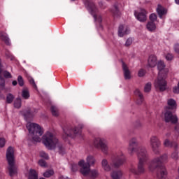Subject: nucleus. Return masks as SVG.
Wrapping results in <instances>:
<instances>
[{
    "label": "nucleus",
    "instance_id": "44",
    "mask_svg": "<svg viewBox=\"0 0 179 179\" xmlns=\"http://www.w3.org/2000/svg\"><path fill=\"white\" fill-rule=\"evenodd\" d=\"M165 58H166V61H172L173 58H174V56L171 53H168L165 56Z\"/></svg>",
    "mask_w": 179,
    "mask_h": 179
},
{
    "label": "nucleus",
    "instance_id": "16",
    "mask_svg": "<svg viewBox=\"0 0 179 179\" xmlns=\"http://www.w3.org/2000/svg\"><path fill=\"white\" fill-rule=\"evenodd\" d=\"M21 114L24 117L26 121H30L34 116V113L31 112L30 108L21 111Z\"/></svg>",
    "mask_w": 179,
    "mask_h": 179
},
{
    "label": "nucleus",
    "instance_id": "26",
    "mask_svg": "<svg viewBox=\"0 0 179 179\" xmlns=\"http://www.w3.org/2000/svg\"><path fill=\"white\" fill-rule=\"evenodd\" d=\"M0 87L3 89L5 87V78L2 77V62L0 59Z\"/></svg>",
    "mask_w": 179,
    "mask_h": 179
},
{
    "label": "nucleus",
    "instance_id": "21",
    "mask_svg": "<svg viewBox=\"0 0 179 179\" xmlns=\"http://www.w3.org/2000/svg\"><path fill=\"white\" fill-rule=\"evenodd\" d=\"M0 38L1 40H2V41H4L5 44H6L7 45H10V40L8 36V34L0 31Z\"/></svg>",
    "mask_w": 179,
    "mask_h": 179
},
{
    "label": "nucleus",
    "instance_id": "12",
    "mask_svg": "<svg viewBox=\"0 0 179 179\" xmlns=\"http://www.w3.org/2000/svg\"><path fill=\"white\" fill-rule=\"evenodd\" d=\"M124 163H125V157L124 154L120 153L112 160L111 164L115 169H118V167H121Z\"/></svg>",
    "mask_w": 179,
    "mask_h": 179
},
{
    "label": "nucleus",
    "instance_id": "53",
    "mask_svg": "<svg viewBox=\"0 0 179 179\" xmlns=\"http://www.w3.org/2000/svg\"><path fill=\"white\" fill-rule=\"evenodd\" d=\"M176 3H177V5H179V0H175Z\"/></svg>",
    "mask_w": 179,
    "mask_h": 179
},
{
    "label": "nucleus",
    "instance_id": "50",
    "mask_svg": "<svg viewBox=\"0 0 179 179\" xmlns=\"http://www.w3.org/2000/svg\"><path fill=\"white\" fill-rule=\"evenodd\" d=\"M99 7L101 8L102 9H104L106 8V5L103 1H101L99 3Z\"/></svg>",
    "mask_w": 179,
    "mask_h": 179
},
{
    "label": "nucleus",
    "instance_id": "13",
    "mask_svg": "<svg viewBox=\"0 0 179 179\" xmlns=\"http://www.w3.org/2000/svg\"><path fill=\"white\" fill-rule=\"evenodd\" d=\"M88 9L91 15H92L94 20H96L99 23H101V20H102L101 16L96 15L95 14L96 12H97V8L96 7V5L94 4V3H93L92 1L88 2Z\"/></svg>",
    "mask_w": 179,
    "mask_h": 179
},
{
    "label": "nucleus",
    "instance_id": "1",
    "mask_svg": "<svg viewBox=\"0 0 179 179\" xmlns=\"http://www.w3.org/2000/svg\"><path fill=\"white\" fill-rule=\"evenodd\" d=\"M169 159V156L166 154H164L161 157H157L154 158L148 166L150 171H155L157 169V178L166 179L167 178V171L166 168L162 164L166 163Z\"/></svg>",
    "mask_w": 179,
    "mask_h": 179
},
{
    "label": "nucleus",
    "instance_id": "10",
    "mask_svg": "<svg viewBox=\"0 0 179 179\" xmlns=\"http://www.w3.org/2000/svg\"><path fill=\"white\" fill-rule=\"evenodd\" d=\"M138 146H139L138 138L135 137L131 138L129 141V147L127 148L128 153L130 155V156H134V153H135L136 152H137L138 153L141 148H145V147H140L138 148Z\"/></svg>",
    "mask_w": 179,
    "mask_h": 179
},
{
    "label": "nucleus",
    "instance_id": "29",
    "mask_svg": "<svg viewBox=\"0 0 179 179\" xmlns=\"http://www.w3.org/2000/svg\"><path fill=\"white\" fill-rule=\"evenodd\" d=\"M111 177L113 179H121V177H122V172L120 170L113 171L111 174Z\"/></svg>",
    "mask_w": 179,
    "mask_h": 179
},
{
    "label": "nucleus",
    "instance_id": "18",
    "mask_svg": "<svg viewBox=\"0 0 179 179\" xmlns=\"http://www.w3.org/2000/svg\"><path fill=\"white\" fill-rule=\"evenodd\" d=\"M117 34L119 37H124L126 34H129V29L124 25H120Z\"/></svg>",
    "mask_w": 179,
    "mask_h": 179
},
{
    "label": "nucleus",
    "instance_id": "8",
    "mask_svg": "<svg viewBox=\"0 0 179 179\" xmlns=\"http://www.w3.org/2000/svg\"><path fill=\"white\" fill-rule=\"evenodd\" d=\"M93 145L96 149H100L104 155H107L108 152V146L106 139L100 137H96L94 139Z\"/></svg>",
    "mask_w": 179,
    "mask_h": 179
},
{
    "label": "nucleus",
    "instance_id": "42",
    "mask_svg": "<svg viewBox=\"0 0 179 179\" xmlns=\"http://www.w3.org/2000/svg\"><path fill=\"white\" fill-rule=\"evenodd\" d=\"M150 22H156V20H157V15H156V14L155 13H152L150 15Z\"/></svg>",
    "mask_w": 179,
    "mask_h": 179
},
{
    "label": "nucleus",
    "instance_id": "4",
    "mask_svg": "<svg viewBox=\"0 0 179 179\" xmlns=\"http://www.w3.org/2000/svg\"><path fill=\"white\" fill-rule=\"evenodd\" d=\"M157 68L159 72L158 73V78L155 82V86L156 89H159L160 92H164V90H166V87H167L166 78L167 76V72H169V69H165L166 64H164V62L162 61H159L158 62Z\"/></svg>",
    "mask_w": 179,
    "mask_h": 179
},
{
    "label": "nucleus",
    "instance_id": "17",
    "mask_svg": "<svg viewBox=\"0 0 179 179\" xmlns=\"http://www.w3.org/2000/svg\"><path fill=\"white\" fill-rule=\"evenodd\" d=\"M156 65H157V57L153 55H151L149 56L148 59V66L150 68H155Z\"/></svg>",
    "mask_w": 179,
    "mask_h": 179
},
{
    "label": "nucleus",
    "instance_id": "27",
    "mask_svg": "<svg viewBox=\"0 0 179 179\" xmlns=\"http://www.w3.org/2000/svg\"><path fill=\"white\" fill-rule=\"evenodd\" d=\"M146 29L148 31H155L156 30V24L152 21H149L146 24Z\"/></svg>",
    "mask_w": 179,
    "mask_h": 179
},
{
    "label": "nucleus",
    "instance_id": "33",
    "mask_svg": "<svg viewBox=\"0 0 179 179\" xmlns=\"http://www.w3.org/2000/svg\"><path fill=\"white\" fill-rule=\"evenodd\" d=\"M15 108H20L22 107V99L20 98H17L14 101Z\"/></svg>",
    "mask_w": 179,
    "mask_h": 179
},
{
    "label": "nucleus",
    "instance_id": "15",
    "mask_svg": "<svg viewBox=\"0 0 179 179\" xmlns=\"http://www.w3.org/2000/svg\"><path fill=\"white\" fill-rule=\"evenodd\" d=\"M147 13H148L146 12L145 10H141V12L140 13L134 11V15L136 17L137 20L141 22H146V20H148V16L146 15Z\"/></svg>",
    "mask_w": 179,
    "mask_h": 179
},
{
    "label": "nucleus",
    "instance_id": "40",
    "mask_svg": "<svg viewBox=\"0 0 179 179\" xmlns=\"http://www.w3.org/2000/svg\"><path fill=\"white\" fill-rule=\"evenodd\" d=\"M17 82H18L19 86L22 87L24 85V81L23 80V78L22 77V76H18Z\"/></svg>",
    "mask_w": 179,
    "mask_h": 179
},
{
    "label": "nucleus",
    "instance_id": "2",
    "mask_svg": "<svg viewBox=\"0 0 179 179\" xmlns=\"http://www.w3.org/2000/svg\"><path fill=\"white\" fill-rule=\"evenodd\" d=\"M42 142L49 150H54L55 148H58L59 154L62 156L65 155V148L59 143V140L52 132L47 131L42 137Z\"/></svg>",
    "mask_w": 179,
    "mask_h": 179
},
{
    "label": "nucleus",
    "instance_id": "22",
    "mask_svg": "<svg viewBox=\"0 0 179 179\" xmlns=\"http://www.w3.org/2000/svg\"><path fill=\"white\" fill-rule=\"evenodd\" d=\"M134 94L138 97L137 99V104L141 105L142 103H143V94H142V92H141V90H136L134 91Z\"/></svg>",
    "mask_w": 179,
    "mask_h": 179
},
{
    "label": "nucleus",
    "instance_id": "5",
    "mask_svg": "<svg viewBox=\"0 0 179 179\" xmlns=\"http://www.w3.org/2000/svg\"><path fill=\"white\" fill-rule=\"evenodd\" d=\"M6 160L8 162V170L9 176L13 177L17 174V166L15 164V150L12 146L8 148L6 154Z\"/></svg>",
    "mask_w": 179,
    "mask_h": 179
},
{
    "label": "nucleus",
    "instance_id": "24",
    "mask_svg": "<svg viewBox=\"0 0 179 179\" xmlns=\"http://www.w3.org/2000/svg\"><path fill=\"white\" fill-rule=\"evenodd\" d=\"M101 166H102V169L105 171H111V166H110V164H108V161L107 159H102Z\"/></svg>",
    "mask_w": 179,
    "mask_h": 179
},
{
    "label": "nucleus",
    "instance_id": "48",
    "mask_svg": "<svg viewBox=\"0 0 179 179\" xmlns=\"http://www.w3.org/2000/svg\"><path fill=\"white\" fill-rule=\"evenodd\" d=\"M138 76H139V78H142V76H145V70H143V69L139 70Z\"/></svg>",
    "mask_w": 179,
    "mask_h": 179
},
{
    "label": "nucleus",
    "instance_id": "20",
    "mask_svg": "<svg viewBox=\"0 0 179 179\" xmlns=\"http://www.w3.org/2000/svg\"><path fill=\"white\" fill-rule=\"evenodd\" d=\"M122 69L124 72V77L126 80L131 79V71L125 63L122 62Z\"/></svg>",
    "mask_w": 179,
    "mask_h": 179
},
{
    "label": "nucleus",
    "instance_id": "25",
    "mask_svg": "<svg viewBox=\"0 0 179 179\" xmlns=\"http://www.w3.org/2000/svg\"><path fill=\"white\" fill-rule=\"evenodd\" d=\"M157 12L161 19L162 17H163L164 15H166V13H167V11H166V9L163 8V6H162L161 5H158L157 8Z\"/></svg>",
    "mask_w": 179,
    "mask_h": 179
},
{
    "label": "nucleus",
    "instance_id": "45",
    "mask_svg": "<svg viewBox=\"0 0 179 179\" xmlns=\"http://www.w3.org/2000/svg\"><path fill=\"white\" fill-rule=\"evenodd\" d=\"M38 164L41 166V167H47V163L45 161H44V159H40L38 161Z\"/></svg>",
    "mask_w": 179,
    "mask_h": 179
},
{
    "label": "nucleus",
    "instance_id": "32",
    "mask_svg": "<svg viewBox=\"0 0 179 179\" xmlns=\"http://www.w3.org/2000/svg\"><path fill=\"white\" fill-rule=\"evenodd\" d=\"M177 148H178V145L177 144H175V151L172 152L171 157L173 160H178V151H177Z\"/></svg>",
    "mask_w": 179,
    "mask_h": 179
},
{
    "label": "nucleus",
    "instance_id": "23",
    "mask_svg": "<svg viewBox=\"0 0 179 179\" xmlns=\"http://www.w3.org/2000/svg\"><path fill=\"white\" fill-rule=\"evenodd\" d=\"M87 174L89 176L88 179H96L97 177H99V171H97V169H93L90 171H90H88Z\"/></svg>",
    "mask_w": 179,
    "mask_h": 179
},
{
    "label": "nucleus",
    "instance_id": "55",
    "mask_svg": "<svg viewBox=\"0 0 179 179\" xmlns=\"http://www.w3.org/2000/svg\"><path fill=\"white\" fill-rule=\"evenodd\" d=\"M71 1H75V0H71Z\"/></svg>",
    "mask_w": 179,
    "mask_h": 179
},
{
    "label": "nucleus",
    "instance_id": "52",
    "mask_svg": "<svg viewBox=\"0 0 179 179\" xmlns=\"http://www.w3.org/2000/svg\"><path fill=\"white\" fill-rule=\"evenodd\" d=\"M12 85H13V86H16V85H17V81L13 80V81L12 82Z\"/></svg>",
    "mask_w": 179,
    "mask_h": 179
},
{
    "label": "nucleus",
    "instance_id": "31",
    "mask_svg": "<svg viewBox=\"0 0 179 179\" xmlns=\"http://www.w3.org/2000/svg\"><path fill=\"white\" fill-rule=\"evenodd\" d=\"M28 179H38L37 172L34 169H30Z\"/></svg>",
    "mask_w": 179,
    "mask_h": 179
},
{
    "label": "nucleus",
    "instance_id": "19",
    "mask_svg": "<svg viewBox=\"0 0 179 179\" xmlns=\"http://www.w3.org/2000/svg\"><path fill=\"white\" fill-rule=\"evenodd\" d=\"M167 104L168 106L165 107V110H176V108H177V103L176 102V100L173 99H169L167 101Z\"/></svg>",
    "mask_w": 179,
    "mask_h": 179
},
{
    "label": "nucleus",
    "instance_id": "36",
    "mask_svg": "<svg viewBox=\"0 0 179 179\" xmlns=\"http://www.w3.org/2000/svg\"><path fill=\"white\" fill-rule=\"evenodd\" d=\"M52 176H54V170H48L43 173V177L46 178H50Z\"/></svg>",
    "mask_w": 179,
    "mask_h": 179
},
{
    "label": "nucleus",
    "instance_id": "46",
    "mask_svg": "<svg viewBox=\"0 0 179 179\" xmlns=\"http://www.w3.org/2000/svg\"><path fill=\"white\" fill-rule=\"evenodd\" d=\"M131 44H132V38H129L126 41V43H125L124 45H125V47H129V45H131Z\"/></svg>",
    "mask_w": 179,
    "mask_h": 179
},
{
    "label": "nucleus",
    "instance_id": "6",
    "mask_svg": "<svg viewBox=\"0 0 179 179\" xmlns=\"http://www.w3.org/2000/svg\"><path fill=\"white\" fill-rule=\"evenodd\" d=\"M27 129L29 132L34 142H41V138L43 134H44V130L36 123L28 122L27 123Z\"/></svg>",
    "mask_w": 179,
    "mask_h": 179
},
{
    "label": "nucleus",
    "instance_id": "43",
    "mask_svg": "<svg viewBox=\"0 0 179 179\" xmlns=\"http://www.w3.org/2000/svg\"><path fill=\"white\" fill-rule=\"evenodd\" d=\"M41 157H43V159H45L46 160H48V154L45 153L44 151H41L40 152Z\"/></svg>",
    "mask_w": 179,
    "mask_h": 179
},
{
    "label": "nucleus",
    "instance_id": "28",
    "mask_svg": "<svg viewBox=\"0 0 179 179\" xmlns=\"http://www.w3.org/2000/svg\"><path fill=\"white\" fill-rule=\"evenodd\" d=\"M22 96L25 100H27L30 98V92H29V88L25 87L22 89Z\"/></svg>",
    "mask_w": 179,
    "mask_h": 179
},
{
    "label": "nucleus",
    "instance_id": "49",
    "mask_svg": "<svg viewBox=\"0 0 179 179\" xmlns=\"http://www.w3.org/2000/svg\"><path fill=\"white\" fill-rule=\"evenodd\" d=\"M174 50L177 52V54H179V44L176 43L174 45Z\"/></svg>",
    "mask_w": 179,
    "mask_h": 179
},
{
    "label": "nucleus",
    "instance_id": "54",
    "mask_svg": "<svg viewBox=\"0 0 179 179\" xmlns=\"http://www.w3.org/2000/svg\"><path fill=\"white\" fill-rule=\"evenodd\" d=\"M166 136H170V134H166Z\"/></svg>",
    "mask_w": 179,
    "mask_h": 179
},
{
    "label": "nucleus",
    "instance_id": "38",
    "mask_svg": "<svg viewBox=\"0 0 179 179\" xmlns=\"http://www.w3.org/2000/svg\"><path fill=\"white\" fill-rule=\"evenodd\" d=\"M51 113L55 117H58V108L54 106H51Z\"/></svg>",
    "mask_w": 179,
    "mask_h": 179
},
{
    "label": "nucleus",
    "instance_id": "39",
    "mask_svg": "<svg viewBox=\"0 0 179 179\" xmlns=\"http://www.w3.org/2000/svg\"><path fill=\"white\" fill-rule=\"evenodd\" d=\"M3 76L6 79H12V74L8 71H3Z\"/></svg>",
    "mask_w": 179,
    "mask_h": 179
},
{
    "label": "nucleus",
    "instance_id": "41",
    "mask_svg": "<svg viewBox=\"0 0 179 179\" xmlns=\"http://www.w3.org/2000/svg\"><path fill=\"white\" fill-rule=\"evenodd\" d=\"M164 145L166 148H171V146H173V143L170 142V140L166 139L164 142Z\"/></svg>",
    "mask_w": 179,
    "mask_h": 179
},
{
    "label": "nucleus",
    "instance_id": "47",
    "mask_svg": "<svg viewBox=\"0 0 179 179\" xmlns=\"http://www.w3.org/2000/svg\"><path fill=\"white\" fill-rule=\"evenodd\" d=\"M5 146V138H0V148H3Z\"/></svg>",
    "mask_w": 179,
    "mask_h": 179
},
{
    "label": "nucleus",
    "instance_id": "7",
    "mask_svg": "<svg viewBox=\"0 0 179 179\" xmlns=\"http://www.w3.org/2000/svg\"><path fill=\"white\" fill-rule=\"evenodd\" d=\"M86 162L85 160H80L78 162V166L80 167V171L83 176H87V173L90 171V167L94 166V164H96V158L90 155L87 157Z\"/></svg>",
    "mask_w": 179,
    "mask_h": 179
},
{
    "label": "nucleus",
    "instance_id": "35",
    "mask_svg": "<svg viewBox=\"0 0 179 179\" xmlns=\"http://www.w3.org/2000/svg\"><path fill=\"white\" fill-rule=\"evenodd\" d=\"M27 79H28L30 85H31V86H33V87H34V89L37 90V85H36V82L34 81V78L31 77V76H28Z\"/></svg>",
    "mask_w": 179,
    "mask_h": 179
},
{
    "label": "nucleus",
    "instance_id": "30",
    "mask_svg": "<svg viewBox=\"0 0 179 179\" xmlns=\"http://www.w3.org/2000/svg\"><path fill=\"white\" fill-rule=\"evenodd\" d=\"M112 13H113L115 16H120V15H121V13H120V10L118 9V3H115L113 5Z\"/></svg>",
    "mask_w": 179,
    "mask_h": 179
},
{
    "label": "nucleus",
    "instance_id": "34",
    "mask_svg": "<svg viewBox=\"0 0 179 179\" xmlns=\"http://www.w3.org/2000/svg\"><path fill=\"white\" fill-rule=\"evenodd\" d=\"M15 99V96L12 94H8L6 96V103L8 104H12L13 100Z\"/></svg>",
    "mask_w": 179,
    "mask_h": 179
},
{
    "label": "nucleus",
    "instance_id": "9",
    "mask_svg": "<svg viewBox=\"0 0 179 179\" xmlns=\"http://www.w3.org/2000/svg\"><path fill=\"white\" fill-rule=\"evenodd\" d=\"M162 145V142L159 137L157 136H152L150 138V146L152 148V152L155 155H160V146Z\"/></svg>",
    "mask_w": 179,
    "mask_h": 179
},
{
    "label": "nucleus",
    "instance_id": "51",
    "mask_svg": "<svg viewBox=\"0 0 179 179\" xmlns=\"http://www.w3.org/2000/svg\"><path fill=\"white\" fill-rule=\"evenodd\" d=\"M78 170V165H73L72 166V171H76Z\"/></svg>",
    "mask_w": 179,
    "mask_h": 179
},
{
    "label": "nucleus",
    "instance_id": "14",
    "mask_svg": "<svg viewBox=\"0 0 179 179\" xmlns=\"http://www.w3.org/2000/svg\"><path fill=\"white\" fill-rule=\"evenodd\" d=\"M64 132L66 136H69L70 138H75L78 135H80L81 131L78 127H74L73 129L71 127H66L64 129Z\"/></svg>",
    "mask_w": 179,
    "mask_h": 179
},
{
    "label": "nucleus",
    "instance_id": "37",
    "mask_svg": "<svg viewBox=\"0 0 179 179\" xmlns=\"http://www.w3.org/2000/svg\"><path fill=\"white\" fill-rule=\"evenodd\" d=\"M150 90H152V83H148L144 87V92L145 93H149Z\"/></svg>",
    "mask_w": 179,
    "mask_h": 179
},
{
    "label": "nucleus",
    "instance_id": "11",
    "mask_svg": "<svg viewBox=\"0 0 179 179\" xmlns=\"http://www.w3.org/2000/svg\"><path fill=\"white\" fill-rule=\"evenodd\" d=\"M173 110L169 108L165 109L164 119L166 122H171V124H177L178 122V117L177 115H173Z\"/></svg>",
    "mask_w": 179,
    "mask_h": 179
},
{
    "label": "nucleus",
    "instance_id": "3",
    "mask_svg": "<svg viewBox=\"0 0 179 179\" xmlns=\"http://www.w3.org/2000/svg\"><path fill=\"white\" fill-rule=\"evenodd\" d=\"M137 158L138 160V169L136 170V169L131 167L130 172L136 175L143 174L145 173V164L149 160V152H148L146 148H139L137 152Z\"/></svg>",
    "mask_w": 179,
    "mask_h": 179
}]
</instances>
